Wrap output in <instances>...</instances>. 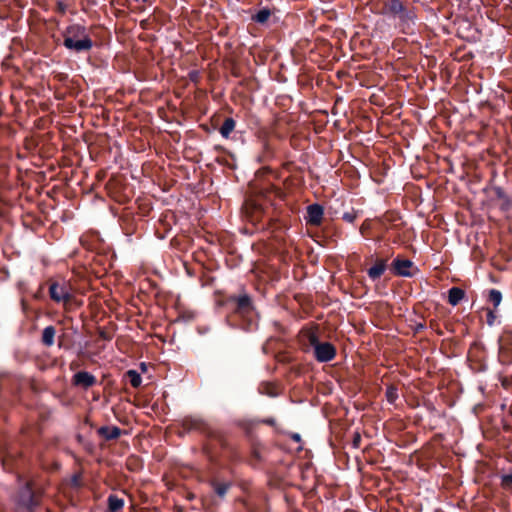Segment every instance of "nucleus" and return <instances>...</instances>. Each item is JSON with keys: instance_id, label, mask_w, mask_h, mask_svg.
Instances as JSON below:
<instances>
[{"instance_id": "1", "label": "nucleus", "mask_w": 512, "mask_h": 512, "mask_svg": "<svg viewBox=\"0 0 512 512\" xmlns=\"http://www.w3.org/2000/svg\"><path fill=\"white\" fill-rule=\"evenodd\" d=\"M64 46L76 52L88 51L92 48V40L83 26L72 25L64 33Z\"/></svg>"}, {"instance_id": "2", "label": "nucleus", "mask_w": 512, "mask_h": 512, "mask_svg": "<svg viewBox=\"0 0 512 512\" xmlns=\"http://www.w3.org/2000/svg\"><path fill=\"white\" fill-rule=\"evenodd\" d=\"M49 294L53 301L62 302L64 306H68L74 299L72 288L69 284L63 282H53L49 287Z\"/></svg>"}, {"instance_id": "3", "label": "nucleus", "mask_w": 512, "mask_h": 512, "mask_svg": "<svg viewBox=\"0 0 512 512\" xmlns=\"http://www.w3.org/2000/svg\"><path fill=\"white\" fill-rule=\"evenodd\" d=\"M182 426L185 430H198L207 433L210 437L219 436V434L216 431H213L212 428L203 419L199 417H186L183 420Z\"/></svg>"}, {"instance_id": "4", "label": "nucleus", "mask_w": 512, "mask_h": 512, "mask_svg": "<svg viewBox=\"0 0 512 512\" xmlns=\"http://www.w3.org/2000/svg\"><path fill=\"white\" fill-rule=\"evenodd\" d=\"M319 328L314 326L311 328L302 329L300 332V342L302 343L305 350L309 348H315L319 343Z\"/></svg>"}, {"instance_id": "5", "label": "nucleus", "mask_w": 512, "mask_h": 512, "mask_svg": "<svg viewBox=\"0 0 512 512\" xmlns=\"http://www.w3.org/2000/svg\"><path fill=\"white\" fill-rule=\"evenodd\" d=\"M336 355L335 347L329 342H320L314 348V356L319 362H328Z\"/></svg>"}, {"instance_id": "6", "label": "nucleus", "mask_w": 512, "mask_h": 512, "mask_svg": "<svg viewBox=\"0 0 512 512\" xmlns=\"http://www.w3.org/2000/svg\"><path fill=\"white\" fill-rule=\"evenodd\" d=\"M383 12L386 14L398 15L401 18H411L401 0H384Z\"/></svg>"}, {"instance_id": "7", "label": "nucleus", "mask_w": 512, "mask_h": 512, "mask_svg": "<svg viewBox=\"0 0 512 512\" xmlns=\"http://www.w3.org/2000/svg\"><path fill=\"white\" fill-rule=\"evenodd\" d=\"M72 383L75 386L87 389L96 384V378L86 371H80L73 376Z\"/></svg>"}, {"instance_id": "8", "label": "nucleus", "mask_w": 512, "mask_h": 512, "mask_svg": "<svg viewBox=\"0 0 512 512\" xmlns=\"http://www.w3.org/2000/svg\"><path fill=\"white\" fill-rule=\"evenodd\" d=\"M394 272L398 276L411 277L413 272L411 269L414 267L413 262L408 259H395L392 263Z\"/></svg>"}, {"instance_id": "9", "label": "nucleus", "mask_w": 512, "mask_h": 512, "mask_svg": "<svg viewBox=\"0 0 512 512\" xmlns=\"http://www.w3.org/2000/svg\"><path fill=\"white\" fill-rule=\"evenodd\" d=\"M323 218V208L319 204L309 205L307 208V222L311 225L318 226Z\"/></svg>"}, {"instance_id": "10", "label": "nucleus", "mask_w": 512, "mask_h": 512, "mask_svg": "<svg viewBox=\"0 0 512 512\" xmlns=\"http://www.w3.org/2000/svg\"><path fill=\"white\" fill-rule=\"evenodd\" d=\"M97 433L105 440H115L121 436L122 430L117 426H103L97 430Z\"/></svg>"}, {"instance_id": "11", "label": "nucleus", "mask_w": 512, "mask_h": 512, "mask_svg": "<svg viewBox=\"0 0 512 512\" xmlns=\"http://www.w3.org/2000/svg\"><path fill=\"white\" fill-rule=\"evenodd\" d=\"M386 270V260L385 259H377L375 264L367 270L368 276L372 280L379 279Z\"/></svg>"}, {"instance_id": "12", "label": "nucleus", "mask_w": 512, "mask_h": 512, "mask_svg": "<svg viewBox=\"0 0 512 512\" xmlns=\"http://www.w3.org/2000/svg\"><path fill=\"white\" fill-rule=\"evenodd\" d=\"M236 311L239 314L246 315L251 312V300L247 295H243L235 299Z\"/></svg>"}, {"instance_id": "13", "label": "nucleus", "mask_w": 512, "mask_h": 512, "mask_svg": "<svg viewBox=\"0 0 512 512\" xmlns=\"http://www.w3.org/2000/svg\"><path fill=\"white\" fill-rule=\"evenodd\" d=\"M465 296L464 290L458 287H452L448 292V302L456 306Z\"/></svg>"}, {"instance_id": "14", "label": "nucleus", "mask_w": 512, "mask_h": 512, "mask_svg": "<svg viewBox=\"0 0 512 512\" xmlns=\"http://www.w3.org/2000/svg\"><path fill=\"white\" fill-rule=\"evenodd\" d=\"M55 335L56 329L53 326L46 327L42 332V343L48 347L52 346L54 344Z\"/></svg>"}, {"instance_id": "15", "label": "nucleus", "mask_w": 512, "mask_h": 512, "mask_svg": "<svg viewBox=\"0 0 512 512\" xmlns=\"http://www.w3.org/2000/svg\"><path fill=\"white\" fill-rule=\"evenodd\" d=\"M107 501L108 509L110 512H117L121 510L124 506V500L114 494L109 495Z\"/></svg>"}, {"instance_id": "16", "label": "nucleus", "mask_w": 512, "mask_h": 512, "mask_svg": "<svg viewBox=\"0 0 512 512\" xmlns=\"http://www.w3.org/2000/svg\"><path fill=\"white\" fill-rule=\"evenodd\" d=\"M235 128V121L232 118H226L220 128V133L227 138Z\"/></svg>"}, {"instance_id": "17", "label": "nucleus", "mask_w": 512, "mask_h": 512, "mask_svg": "<svg viewBox=\"0 0 512 512\" xmlns=\"http://www.w3.org/2000/svg\"><path fill=\"white\" fill-rule=\"evenodd\" d=\"M125 375L132 387L138 388L141 385L142 379L136 370H128Z\"/></svg>"}, {"instance_id": "18", "label": "nucleus", "mask_w": 512, "mask_h": 512, "mask_svg": "<svg viewBox=\"0 0 512 512\" xmlns=\"http://www.w3.org/2000/svg\"><path fill=\"white\" fill-rule=\"evenodd\" d=\"M259 391L262 394L268 395V396H276L277 395V388L273 383L264 382L261 383L259 386Z\"/></svg>"}, {"instance_id": "19", "label": "nucleus", "mask_w": 512, "mask_h": 512, "mask_svg": "<svg viewBox=\"0 0 512 512\" xmlns=\"http://www.w3.org/2000/svg\"><path fill=\"white\" fill-rule=\"evenodd\" d=\"M212 486L214 488L215 493L218 496L223 497L226 494V492L228 491L230 484L229 483H219L217 481H213Z\"/></svg>"}, {"instance_id": "20", "label": "nucleus", "mask_w": 512, "mask_h": 512, "mask_svg": "<svg viewBox=\"0 0 512 512\" xmlns=\"http://www.w3.org/2000/svg\"><path fill=\"white\" fill-rule=\"evenodd\" d=\"M489 300H490V302L493 303L494 307L496 308L502 300L501 292L498 290H495V289L490 290Z\"/></svg>"}, {"instance_id": "21", "label": "nucleus", "mask_w": 512, "mask_h": 512, "mask_svg": "<svg viewBox=\"0 0 512 512\" xmlns=\"http://www.w3.org/2000/svg\"><path fill=\"white\" fill-rule=\"evenodd\" d=\"M270 17V11L267 9H262L258 11V13L254 16V20L258 23L266 22Z\"/></svg>"}, {"instance_id": "22", "label": "nucleus", "mask_w": 512, "mask_h": 512, "mask_svg": "<svg viewBox=\"0 0 512 512\" xmlns=\"http://www.w3.org/2000/svg\"><path fill=\"white\" fill-rule=\"evenodd\" d=\"M502 487L505 489L512 487V470L502 476Z\"/></svg>"}, {"instance_id": "23", "label": "nucleus", "mask_w": 512, "mask_h": 512, "mask_svg": "<svg viewBox=\"0 0 512 512\" xmlns=\"http://www.w3.org/2000/svg\"><path fill=\"white\" fill-rule=\"evenodd\" d=\"M356 216L353 213H345L343 215V219L349 223H352L355 220Z\"/></svg>"}, {"instance_id": "24", "label": "nucleus", "mask_w": 512, "mask_h": 512, "mask_svg": "<svg viewBox=\"0 0 512 512\" xmlns=\"http://www.w3.org/2000/svg\"><path fill=\"white\" fill-rule=\"evenodd\" d=\"M387 397L390 402L394 401L396 394H395V390L393 388H391L387 391Z\"/></svg>"}, {"instance_id": "25", "label": "nucleus", "mask_w": 512, "mask_h": 512, "mask_svg": "<svg viewBox=\"0 0 512 512\" xmlns=\"http://www.w3.org/2000/svg\"><path fill=\"white\" fill-rule=\"evenodd\" d=\"M369 228V224L364 222L360 227V232L362 235H365L366 230Z\"/></svg>"}, {"instance_id": "26", "label": "nucleus", "mask_w": 512, "mask_h": 512, "mask_svg": "<svg viewBox=\"0 0 512 512\" xmlns=\"http://www.w3.org/2000/svg\"><path fill=\"white\" fill-rule=\"evenodd\" d=\"M293 439H295L296 441H299L300 440V436L296 434V435L293 436Z\"/></svg>"}, {"instance_id": "27", "label": "nucleus", "mask_w": 512, "mask_h": 512, "mask_svg": "<svg viewBox=\"0 0 512 512\" xmlns=\"http://www.w3.org/2000/svg\"><path fill=\"white\" fill-rule=\"evenodd\" d=\"M144 2H147L148 0H143Z\"/></svg>"}]
</instances>
